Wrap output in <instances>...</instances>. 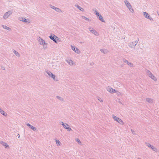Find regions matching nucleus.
I'll return each mask as SVG.
<instances>
[{
	"mask_svg": "<svg viewBox=\"0 0 159 159\" xmlns=\"http://www.w3.org/2000/svg\"><path fill=\"white\" fill-rule=\"evenodd\" d=\"M112 118L116 121L117 122L123 125L124 124V123L120 119L115 116L114 115L112 116Z\"/></svg>",
	"mask_w": 159,
	"mask_h": 159,
	"instance_id": "obj_1",
	"label": "nucleus"
},
{
	"mask_svg": "<svg viewBox=\"0 0 159 159\" xmlns=\"http://www.w3.org/2000/svg\"><path fill=\"white\" fill-rule=\"evenodd\" d=\"M13 11L11 10H9L5 13L3 15V18L6 20L12 13Z\"/></svg>",
	"mask_w": 159,
	"mask_h": 159,
	"instance_id": "obj_2",
	"label": "nucleus"
},
{
	"mask_svg": "<svg viewBox=\"0 0 159 159\" xmlns=\"http://www.w3.org/2000/svg\"><path fill=\"white\" fill-rule=\"evenodd\" d=\"M139 41V39L134 42H130L128 46L130 48H134L135 46L137 44Z\"/></svg>",
	"mask_w": 159,
	"mask_h": 159,
	"instance_id": "obj_3",
	"label": "nucleus"
},
{
	"mask_svg": "<svg viewBox=\"0 0 159 159\" xmlns=\"http://www.w3.org/2000/svg\"><path fill=\"white\" fill-rule=\"evenodd\" d=\"M49 37L56 43H57V40H59V38L55 35H51L49 36Z\"/></svg>",
	"mask_w": 159,
	"mask_h": 159,
	"instance_id": "obj_4",
	"label": "nucleus"
},
{
	"mask_svg": "<svg viewBox=\"0 0 159 159\" xmlns=\"http://www.w3.org/2000/svg\"><path fill=\"white\" fill-rule=\"evenodd\" d=\"M146 145L148 147L152 149L153 151L156 152L157 151V149L154 147L153 146L151 145L150 143L145 142Z\"/></svg>",
	"mask_w": 159,
	"mask_h": 159,
	"instance_id": "obj_5",
	"label": "nucleus"
},
{
	"mask_svg": "<svg viewBox=\"0 0 159 159\" xmlns=\"http://www.w3.org/2000/svg\"><path fill=\"white\" fill-rule=\"evenodd\" d=\"M46 72L48 75L49 77H51L54 80H55L56 76L54 75L52 73L48 70L46 71Z\"/></svg>",
	"mask_w": 159,
	"mask_h": 159,
	"instance_id": "obj_6",
	"label": "nucleus"
},
{
	"mask_svg": "<svg viewBox=\"0 0 159 159\" xmlns=\"http://www.w3.org/2000/svg\"><path fill=\"white\" fill-rule=\"evenodd\" d=\"M106 89L107 90L111 93H116L117 92L115 89H113L109 86L107 87Z\"/></svg>",
	"mask_w": 159,
	"mask_h": 159,
	"instance_id": "obj_7",
	"label": "nucleus"
},
{
	"mask_svg": "<svg viewBox=\"0 0 159 159\" xmlns=\"http://www.w3.org/2000/svg\"><path fill=\"white\" fill-rule=\"evenodd\" d=\"M90 31L94 35L96 36H98L99 35L98 33L94 29L91 27H89V28Z\"/></svg>",
	"mask_w": 159,
	"mask_h": 159,
	"instance_id": "obj_8",
	"label": "nucleus"
},
{
	"mask_svg": "<svg viewBox=\"0 0 159 159\" xmlns=\"http://www.w3.org/2000/svg\"><path fill=\"white\" fill-rule=\"evenodd\" d=\"M143 15L146 18L150 20H153L152 18L150 16V15L148 14V13L145 12H143Z\"/></svg>",
	"mask_w": 159,
	"mask_h": 159,
	"instance_id": "obj_9",
	"label": "nucleus"
},
{
	"mask_svg": "<svg viewBox=\"0 0 159 159\" xmlns=\"http://www.w3.org/2000/svg\"><path fill=\"white\" fill-rule=\"evenodd\" d=\"M50 7L51 8L54 10H55L56 11L59 12L61 13L62 12L61 10L59 8L57 7H55V6L50 5Z\"/></svg>",
	"mask_w": 159,
	"mask_h": 159,
	"instance_id": "obj_10",
	"label": "nucleus"
},
{
	"mask_svg": "<svg viewBox=\"0 0 159 159\" xmlns=\"http://www.w3.org/2000/svg\"><path fill=\"white\" fill-rule=\"evenodd\" d=\"M124 62L126 63L129 66L131 67H133L134 66L133 64L131 62H129L127 60L124 59H123Z\"/></svg>",
	"mask_w": 159,
	"mask_h": 159,
	"instance_id": "obj_11",
	"label": "nucleus"
},
{
	"mask_svg": "<svg viewBox=\"0 0 159 159\" xmlns=\"http://www.w3.org/2000/svg\"><path fill=\"white\" fill-rule=\"evenodd\" d=\"M71 47L72 48V49L76 53H78V54H79L80 53V51L78 48H77L75 47L74 46H72V45H71Z\"/></svg>",
	"mask_w": 159,
	"mask_h": 159,
	"instance_id": "obj_12",
	"label": "nucleus"
},
{
	"mask_svg": "<svg viewBox=\"0 0 159 159\" xmlns=\"http://www.w3.org/2000/svg\"><path fill=\"white\" fill-rule=\"evenodd\" d=\"M39 43L41 45H43L45 44V41L40 37H39Z\"/></svg>",
	"mask_w": 159,
	"mask_h": 159,
	"instance_id": "obj_13",
	"label": "nucleus"
},
{
	"mask_svg": "<svg viewBox=\"0 0 159 159\" xmlns=\"http://www.w3.org/2000/svg\"><path fill=\"white\" fill-rule=\"evenodd\" d=\"M26 125L28 126L29 128H30L32 130L34 131H35L37 130V129L34 127L32 126L29 123H27Z\"/></svg>",
	"mask_w": 159,
	"mask_h": 159,
	"instance_id": "obj_14",
	"label": "nucleus"
},
{
	"mask_svg": "<svg viewBox=\"0 0 159 159\" xmlns=\"http://www.w3.org/2000/svg\"><path fill=\"white\" fill-rule=\"evenodd\" d=\"M124 2L125 5L128 8L131 7V5L128 1L126 0H125Z\"/></svg>",
	"mask_w": 159,
	"mask_h": 159,
	"instance_id": "obj_15",
	"label": "nucleus"
},
{
	"mask_svg": "<svg viewBox=\"0 0 159 159\" xmlns=\"http://www.w3.org/2000/svg\"><path fill=\"white\" fill-rule=\"evenodd\" d=\"M18 20L20 21H22L25 23H27L28 22V20L27 19L21 17H19Z\"/></svg>",
	"mask_w": 159,
	"mask_h": 159,
	"instance_id": "obj_16",
	"label": "nucleus"
},
{
	"mask_svg": "<svg viewBox=\"0 0 159 159\" xmlns=\"http://www.w3.org/2000/svg\"><path fill=\"white\" fill-rule=\"evenodd\" d=\"M148 76L151 78L152 79L156 81L157 80V78L152 74V73L149 74Z\"/></svg>",
	"mask_w": 159,
	"mask_h": 159,
	"instance_id": "obj_17",
	"label": "nucleus"
},
{
	"mask_svg": "<svg viewBox=\"0 0 159 159\" xmlns=\"http://www.w3.org/2000/svg\"><path fill=\"white\" fill-rule=\"evenodd\" d=\"M66 61L69 64L70 66L73 65V63L72 61L71 60H66Z\"/></svg>",
	"mask_w": 159,
	"mask_h": 159,
	"instance_id": "obj_18",
	"label": "nucleus"
},
{
	"mask_svg": "<svg viewBox=\"0 0 159 159\" xmlns=\"http://www.w3.org/2000/svg\"><path fill=\"white\" fill-rule=\"evenodd\" d=\"M146 101L150 103H152L153 102V99L149 98H147L146 99Z\"/></svg>",
	"mask_w": 159,
	"mask_h": 159,
	"instance_id": "obj_19",
	"label": "nucleus"
},
{
	"mask_svg": "<svg viewBox=\"0 0 159 159\" xmlns=\"http://www.w3.org/2000/svg\"><path fill=\"white\" fill-rule=\"evenodd\" d=\"M0 143L2 144V145H3L5 146L6 148H7L9 147L8 145L7 144V143H5L2 141H0Z\"/></svg>",
	"mask_w": 159,
	"mask_h": 159,
	"instance_id": "obj_20",
	"label": "nucleus"
},
{
	"mask_svg": "<svg viewBox=\"0 0 159 159\" xmlns=\"http://www.w3.org/2000/svg\"><path fill=\"white\" fill-rule=\"evenodd\" d=\"M100 51L102 53L104 54H107L108 52V51L107 49H100Z\"/></svg>",
	"mask_w": 159,
	"mask_h": 159,
	"instance_id": "obj_21",
	"label": "nucleus"
},
{
	"mask_svg": "<svg viewBox=\"0 0 159 159\" xmlns=\"http://www.w3.org/2000/svg\"><path fill=\"white\" fill-rule=\"evenodd\" d=\"M98 18L99 20H100L102 22H105L102 16L100 14L99 15H98Z\"/></svg>",
	"mask_w": 159,
	"mask_h": 159,
	"instance_id": "obj_22",
	"label": "nucleus"
},
{
	"mask_svg": "<svg viewBox=\"0 0 159 159\" xmlns=\"http://www.w3.org/2000/svg\"><path fill=\"white\" fill-rule=\"evenodd\" d=\"M75 6L77 7L78 9L79 10H80L81 11H84V9L83 8H82L80 6H79L78 5H75Z\"/></svg>",
	"mask_w": 159,
	"mask_h": 159,
	"instance_id": "obj_23",
	"label": "nucleus"
},
{
	"mask_svg": "<svg viewBox=\"0 0 159 159\" xmlns=\"http://www.w3.org/2000/svg\"><path fill=\"white\" fill-rule=\"evenodd\" d=\"M2 26L3 28L7 30H11V29L9 27L3 25H2Z\"/></svg>",
	"mask_w": 159,
	"mask_h": 159,
	"instance_id": "obj_24",
	"label": "nucleus"
},
{
	"mask_svg": "<svg viewBox=\"0 0 159 159\" xmlns=\"http://www.w3.org/2000/svg\"><path fill=\"white\" fill-rule=\"evenodd\" d=\"M13 52L14 53V54L16 55V56H17V57H20V55L19 53L18 52L16 51L15 50L13 49Z\"/></svg>",
	"mask_w": 159,
	"mask_h": 159,
	"instance_id": "obj_25",
	"label": "nucleus"
},
{
	"mask_svg": "<svg viewBox=\"0 0 159 159\" xmlns=\"http://www.w3.org/2000/svg\"><path fill=\"white\" fill-rule=\"evenodd\" d=\"M56 98L61 101H63V98H62V97H61L60 96H56Z\"/></svg>",
	"mask_w": 159,
	"mask_h": 159,
	"instance_id": "obj_26",
	"label": "nucleus"
},
{
	"mask_svg": "<svg viewBox=\"0 0 159 159\" xmlns=\"http://www.w3.org/2000/svg\"><path fill=\"white\" fill-rule=\"evenodd\" d=\"M82 18H83V19H84V20H88V21H90V20L87 18L86 17L84 16H82Z\"/></svg>",
	"mask_w": 159,
	"mask_h": 159,
	"instance_id": "obj_27",
	"label": "nucleus"
},
{
	"mask_svg": "<svg viewBox=\"0 0 159 159\" xmlns=\"http://www.w3.org/2000/svg\"><path fill=\"white\" fill-rule=\"evenodd\" d=\"M0 112L3 115L5 116V112L2 110V109L0 108Z\"/></svg>",
	"mask_w": 159,
	"mask_h": 159,
	"instance_id": "obj_28",
	"label": "nucleus"
},
{
	"mask_svg": "<svg viewBox=\"0 0 159 159\" xmlns=\"http://www.w3.org/2000/svg\"><path fill=\"white\" fill-rule=\"evenodd\" d=\"M56 142L57 145H60L61 144L59 140H56Z\"/></svg>",
	"mask_w": 159,
	"mask_h": 159,
	"instance_id": "obj_29",
	"label": "nucleus"
},
{
	"mask_svg": "<svg viewBox=\"0 0 159 159\" xmlns=\"http://www.w3.org/2000/svg\"><path fill=\"white\" fill-rule=\"evenodd\" d=\"M64 128L66 129L69 126V125L66 123H65L64 125H63Z\"/></svg>",
	"mask_w": 159,
	"mask_h": 159,
	"instance_id": "obj_30",
	"label": "nucleus"
},
{
	"mask_svg": "<svg viewBox=\"0 0 159 159\" xmlns=\"http://www.w3.org/2000/svg\"><path fill=\"white\" fill-rule=\"evenodd\" d=\"M97 98L98 100V101H99L100 102H103V100L100 97H97Z\"/></svg>",
	"mask_w": 159,
	"mask_h": 159,
	"instance_id": "obj_31",
	"label": "nucleus"
},
{
	"mask_svg": "<svg viewBox=\"0 0 159 159\" xmlns=\"http://www.w3.org/2000/svg\"><path fill=\"white\" fill-rule=\"evenodd\" d=\"M129 10L132 13H134V9L131 7H130L128 8Z\"/></svg>",
	"mask_w": 159,
	"mask_h": 159,
	"instance_id": "obj_32",
	"label": "nucleus"
},
{
	"mask_svg": "<svg viewBox=\"0 0 159 159\" xmlns=\"http://www.w3.org/2000/svg\"><path fill=\"white\" fill-rule=\"evenodd\" d=\"M47 44H48L47 43H45V44L43 45H42L43 46V47L44 49H46L47 48Z\"/></svg>",
	"mask_w": 159,
	"mask_h": 159,
	"instance_id": "obj_33",
	"label": "nucleus"
},
{
	"mask_svg": "<svg viewBox=\"0 0 159 159\" xmlns=\"http://www.w3.org/2000/svg\"><path fill=\"white\" fill-rule=\"evenodd\" d=\"M66 129H67V131H68L72 130L69 127V126L66 128Z\"/></svg>",
	"mask_w": 159,
	"mask_h": 159,
	"instance_id": "obj_34",
	"label": "nucleus"
},
{
	"mask_svg": "<svg viewBox=\"0 0 159 159\" xmlns=\"http://www.w3.org/2000/svg\"><path fill=\"white\" fill-rule=\"evenodd\" d=\"M146 72L147 73V74L148 75H149V74H150L152 73L151 72H150L149 70H146Z\"/></svg>",
	"mask_w": 159,
	"mask_h": 159,
	"instance_id": "obj_35",
	"label": "nucleus"
},
{
	"mask_svg": "<svg viewBox=\"0 0 159 159\" xmlns=\"http://www.w3.org/2000/svg\"><path fill=\"white\" fill-rule=\"evenodd\" d=\"M131 131L133 134L134 135H135L136 134L135 132V131H134L133 129H131Z\"/></svg>",
	"mask_w": 159,
	"mask_h": 159,
	"instance_id": "obj_36",
	"label": "nucleus"
},
{
	"mask_svg": "<svg viewBox=\"0 0 159 159\" xmlns=\"http://www.w3.org/2000/svg\"><path fill=\"white\" fill-rule=\"evenodd\" d=\"M95 13L96 14V15H97V16H98V15H100V14L97 12V10H96L95 11Z\"/></svg>",
	"mask_w": 159,
	"mask_h": 159,
	"instance_id": "obj_37",
	"label": "nucleus"
},
{
	"mask_svg": "<svg viewBox=\"0 0 159 159\" xmlns=\"http://www.w3.org/2000/svg\"><path fill=\"white\" fill-rule=\"evenodd\" d=\"M76 141L79 143H81V142H80V140L79 139H76Z\"/></svg>",
	"mask_w": 159,
	"mask_h": 159,
	"instance_id": "obj_38",
	"label": "nucleus"
},
{
	"mask_svg": "<svg viewBox=\"0 0 159 159\" xmlns=\"http://www.w3.org/2000/svg\"><path fill=\"white\" fill-rule=\"evenodd\" d=\"M60 124L61 125H64L65 123L63 122H60Z\"/></svg>",
	"mask_w": 159,
	"mask_h": 159,
	"instance_id": "obj_39",
	"label": "nucleus"
},
{
	"mask_svg": "<svg viewBox=\"0 0 159 159\" xmlns=\"http://www.w3.org/2000/svg\"><path fill=\"white\" fill-rule=\"evenodd\" d=\"M1 68L2 69L5 70V68L4 66H1Z\"/></svg>",
	"mask_w": 159,
	"mask_h": 159,
	"instance_id": "obj_40",
	"label": "nucleus"
},
{
	"mask_svg": "<svg viewBox=\"0 0 159 159\" xmlns=\"http://www.w3.org/2000/svg\"><path fill=\"white\" fill-rule=\"evenodd\" d=\"M18 135H19V136H18V138H19V137H20V135H19V134H18Z\"/></svg>",
	"mask_w": 159,
	"mask_h": 159,
	"instance_id": "obj_41",
	"label": "nucleus"
},
{
	"mask_svg": "<svg viewBox=\"0 0 159 159\" xmlns=\"http://www.w3.org/2000/svg\"><path fill=\"white\" fill-rule=\"evenodd\" d=\"M138 159H141V158H138Z\"/></svg>",
	"mask_w": 159,
	"mask_h": 159,
	"instance_id": "obj_42",
	"label": "nucleus"
},
{
	"mask_svg": "<svg viewBox=\"0 0 159 159\" xmlns=\"http://www.w3.org/2000/svg\"><path fill=\"white\" fill-rule=\"evenodd\" d=\"M158 15L159 16V13H158Z\"/></svg>",
	"mask_w": 159,
	"mask_h": 159,
	"instance_id": "obj_43",
	"label": "nucleus"
}]
</instances>
